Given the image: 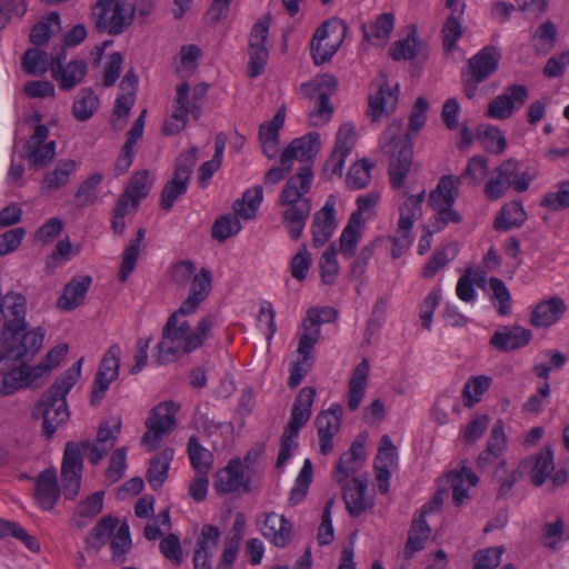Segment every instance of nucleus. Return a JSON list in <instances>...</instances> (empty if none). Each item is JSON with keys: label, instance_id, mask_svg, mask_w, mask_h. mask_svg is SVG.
I'll return each instance as SVG.
<instances>
[{"label": "nucleus", "instance_id": "f257e3e1", "mask_svg": "<svg viewBox=\"0 0 569 569\" xmlns=\"http://www.w3.org/2000/svg\"><path fill=\"white\" fill-rule=\"evenodd\" d=\"M319 150L318 132L293 139L282 151L280 166L269 169L264 174V183L276 184L292 169L295 160L302 162L298 172L286 182L279 197V204L283 208L282 222L292 240L301 237L311 212V200L307 194L310 192L313 180L312 160Z\"/></svg>", "mask_w": 569, "mask_h": 569}, {"label": "nucleus", "instance_id": "f03ea898", "mask_svg": "<svg viewBox=\"0 0 569 569\" xmlns=\"http://www.w3.org/2000/svg\"><path fill=\"white\" fill-rule=\"evenodd\" d=\"M191 313L174 311L162 328V337L157 345L156 361L167 365L189 355L203 346L210 338L212 329L219 326V317L208 313L192 327L188 316Z\"/></svg>", "mask_w": 569, "mask_h": 569}, {"label": "nucleus", "instance_id": "7ed1b4c3", "mask_svg": "<svg viewBox=\"0 0 569 569\" xmlns=\"http://www.w3.org/2000/svg\"><path fill=\"white\" fill-rule=\"evenodd\" d=\"M82 359L78 360L71 368L61 373L43 393L37 405L33 416L41 415L43 418L42 428L47 438H51L58 426L64 423L69 418L66 396L78 382L81 376Z\"/></svg>", "mask_w": 569, "mask_h": 569}, {"label": "nucleus", "instance_id": "20e7f679", "mask_svg": "<svg viewBox=\"0 0 569 569\" xmlns=\"http://www.w3.org/2000/svg\"><path fill=\"white\" fill-rule=\"evenodd\" d=\"M382 150L390 156L389 178L395 189H400L412 163L410 133H402L401 121H393L383 133Z\"/></svg>", "mask_w": 569, "mask_h": 569}, {"label": "nucleus", "instance_id": "39448f33", "mask_svg": "<svg viewBox=\"0 0 569 569\" xmlns=\"http://www.w3.org/2000/svg\"><path fill=\"white\" fill-rule=\"evenodd\" d=\"M535 176L522 170L521 164L513 158L502 161L497 166L487 179L483 187V196L488 201H497L503 198L509 189L518 193L529 189Z\"/></svg>", "mask_w": 569, "mask_h": 569}, {"label": "nucleus", "instance_id": "423d86ee", "mask_svg": "<svg viewBox=\"0 0 569 569\" xmlns=\"http://www.w3.org/2000/svg\"><path fill=\"white\" fill-rule=\"evenodd\" d=\"M136 0H98L92 8V17L99 31L117 36L133 20Z\"/></svg>", "mask_w": 569, "mask_h": 569}, {"label": "nucleus", "instance_id": "0eeeda50", "mask_svg": "<svg viewBox=\"0 0 569 569\" xmlns=\"http://www.w3.org/2000/svg\"><path fill=\"white\" fill-rule=\"evenodd\" d=\"M43 338L44 330L40 327L28 331L24 329L3 332L0 361L9 360L26 365L40 351Z\"/></svg>", "mask_w": 569, "mask_h": 569}, {"label": "nucleus", "instance_id": "6e6552de", "mask_svg": "<svg viewBox=\"0 0 569 569\" xmlns=\"http://www.w3.org/2000/svg\"><path fill=\"white\" fill-rule=\"evenodd\" d=\"M500 58L497 48L487 46L468 60L461 70L463 92L468 99L475 98L478 86L497 71Z\"/></svg>", "mask_w": 569, "mask_h": 569}, {"label": "nucleus", "instance_id": "1a4fd4ad", "mask_svg": "<svg viewBox=\"0 0 569 569\" xmlns=\"http://www.w3.org/2000/svg\"><path fill=\"white\" fill-rule=\"evenodd\" d=\"M347 29L342 20L330 19L315 31L310 50L316 64L325 63L335 56L345 39Z\"/></svg>", "mask_w": 569, "mask_h": 569}, {"label": "nucleus", "instance_id": "9d476101", "mask_svg": "<svg viewBox=\"0 0 569 569\" xmlns=\"http://www.w3.org/2000/svg\"><path fill=\"white\" fill-rule=\"evenodd\" d=\"M178 410V405L172 401H166L159 403L150 411L146 420L147 431L141 439V445L148 451L156 450L161 440L173 430Z\"/></svg>", "mask_w": 569, "mask_h": 569}, {"label": "nucleus", "instance_id": "9b49d317", "mask_svg": "<svg viewBox=\"0 0 569 569\" xmlns=\"http://www.w3.org/2000/svg\"><path fill=\"white\" fill-rule=\"evenodd\" d=\"M337 88V80L331 74H321L309 83L301 86L303 94L315 97L313 111L310 112L309 120L315 127L326 124L333 112L329 97Z\"/></svg>", "mask_w": 569, "mask_h": 569}, {"label": "nucleus", "instance_id": "f8f14e48", "mask_svg": "<svg viewBox=\"0 0 569 569\" xmlns=\"http://www.w3.org/2000/svg\"><path fill=\"white\" fill-rule=\"evenodd\" d=\"M197 162V148L180 154L176 162L173 177L169 180L161 192V208L169 211L174 201L187 192L191 172Z\"/></svg>", "mask_w": 569, "mask_h": 569}, {"label": "nucleus", "instance_id": "ddd939ff", "mask_svg": "<svg viewBox=\"0 0 569 569\" xmlns=\"http://www.w3.org/2000/svg\"><path fill=\"white\" fill-rule=\"evenodd\" d=\"M49 130L44 124H37L33 133L24 142L20 157L29 161L36 170L47 167L56 156V141L48 140Z\"/></svg>", "mask_w": 569, "mask_h": 569}, {"label": "nucleus", "instance_id": "4468645a", "mask_svg": "<svg viewBox=\"0 0 569 569\" xmlns=\"http://www.w3.org/2000/svg\"><path fill=\"white\" fill-rule=\"evenodd\" d=\"M121 348L111 345L104 352L91 388V405L97 406L103 399L110 385L119 377Z\"/></svg>", "mask_w": 569, "mask_h": 569}, {"label": "nucleus", "instance_id": "2eb2a0df", "mask_svg": "<svg viewBox=\"0 0 569 569\" xmlns=\"http://www.w3.org/2000/svg\"><path fill=\"white\" fill-rule=\"evenodd\" d=\"M82 467L80 446L74 441L67 442L61 463V485L62 492L68 499H74L79 493Z\"/></svg>", "mask_w": 569, "mask_h": 569}, {"label": "nucleus", "instance_id": "dca6fc26", "mask_svg": "<svg viewBox=\"0 0 569 569\" xmlns=\"http://www.w3.org/2000/svg\"><path fill=\"white\" fill-rule=\"evenodd\" d=\"M213 488L219 495L251 491V479L243 471L239 458L230 459L226 467L216 472Z\"/></svg>", "mask_w": 569, "mask_h": 569}, {"label": "nucleus", "instance_id": "f3484780", "mask_svg": "<svg viewBox=\"0 0 569 569\" xmlns=\"http://www.w3.org/2000/svg\"><path fill=\"white\" fill-rule=\"evenodd\" d=\"M269 18L264 17L257 21L249 36V63L248 74L251 78L260 76L268 61V50L266 47V40L269 31Z\"/></svg>", "mask_w": 569, "mask_h": 569}, {"label": "nucleus", "instance_id": "a211bd4d", "mask_svg": "<svg viewBox=\"0 0 569 569\" xmlns=\"http://www.w3.org/2000/svg\"><path fill=\"white\" fill-rule=\"evenodd\" d=\"M528 96V88L525 84L508 86L502 93L490 101L487 116L497 120H506L526 103Z\"/></svg>", "mask_w": 569, "mask_h": 569}, {"label": "nucleus", "instance_id": "6ab92c4d", "mask_svg": "<svg viewBox=\"0 0 569 569\" xmlns=\"http://www.w3.org/2000/svg\"><path fill=\"white\" fill-rule=\"evenodd\" d=\"M189 92L190 88L187 82H181L177 87L173 113L168 119H166L162 127L164 134L173 136L184 129L189 113H191L194 119L199 118V107L196 103L190 104Z\"/></svg>", "mask_w": 569, "mask_h": 569}, {"label": "nucleus", "instance_id": "aec40b11", "mask_svg": "<svg viewBox=\"0 0 569 569\" xmlns=\"http://www.w3.org/2000/svg\"><path fill=\"white\" fill-rule=\"evenodd\" d=\"M377 90L369 96L368 113L372 121L392 113L398 104V84L390 86L386 79L375 82Z\"/></svg>", "mask_w": 569, "mask_h": 569}, {"label": "nucleus", "instance_id": "412c9836", "mask_svg": "<svg viewBox=\"0 0 569 569\" xmlns=\"http://www.w3.org/2000/svg\"><path fill=\"white\" fill-rule=\"evenodd\" d=\"M396 465L397 449L390 437L385 435L380 439L378 453L375 458L376 480L380 493L386 495L389 491V480Z\"/></svg>", "mask_w": 569, "mask_h": 569}, {"label": "nucleus", "instance_id": "4be33fe9", "mask_svg": "<svg viewBox=\"0 0 569 569\" xmlns=\"http://www.w3.org/2000/svg\"><path fill=\"white\" fill-rule=\"evenodd\" d=\"M336 228V201L330 196L325 206L313 216L311 224L312 244L317 248L323 246L332 237Z\"/></svg>", "mask_w": 569, "mask_h": 569}, {"label": "nucleus", "instance_id": "5701e85b", "mask_svg": "<svg viewBox=\"0 0 569 569\" xmlns=\"http://www.w3.org/2000/svg\"><path fill=\"white\" fill-rule=\"evenodd\" d=\"M0 311L4 319L3 332L24 330L27 328V301L22 295L8 292L1 300Z\"/></svg>", "mask_w": 569, "mask_h": 569}, {"label": "nucleus", "instance_id": "b1692460", "mask_svg": "<svg viewBox=\"0 0 569 569\" xmlns=\"http://www.w3.org/2000/svg\"><path fill=\"white\" fill-rule=\"evenodd\" d=\"M341 413V405L333 403L328 410L320 412L316 418L320 452L322 455H328L333 448L332 438L339 431Z\"/></svg>", "mask_w": 569, "mask_h": 569}, {"label": "nucleus", "instance_id": "393cba45", "mask_svg": "<svg viewBox=\"0 0 569 569\" xmlns=\"http://www.w3.org/2000/svg\"><path fill=\"white\" fill-rule=\"evenodd\" d=\"M60 497L57 472L54 469L41 471L34 483L36 503L43 510H51L57 505Z\"/></svg>", "mask_w": 569, "mask_h": 569}, {"label": "nucleus", "instance_id": "a878e982", "mask_svg": "<svg viewBox=\"0 0 569 569\" xmlns=\"http://www.w3.org/2000/svg\"><path fill=\"white\" fill-rule=\"evenodd\" d=\"M212 276L211 272L202 268L196 273L190 283V291L186 300L182 301L181 312L194 313L199 306L208 298L211 291Z\"/></svg>", "mask_w": 569, "mask_h": 569}, {"label": "nucleus", "instance_id": "bb28decb", "mask_svg": "<svg viewBox=\"0 0 569 569\" xmlns=\"http://www.w3.org/2000/svg\"><path fill=\"white\" fill-rule=\"evenodd\" d=\"M567 310L560 297H551L539 302L532 310L530 323L536 328H548L558 322Z\"/></svg>", "mask_w": 569, "mask_h": 569}, {"label": "nucleus", "instance_id": "cd10ccee", "mask_svg": "<svg viewBox=\"0 0 569 569\" xmlns=\"http://www.w3.org/2000/svg\"><path fill=\"white\" fill-rule=\"evenodd\" d=\"M532 338L529 329L511 326L496 331L490 338V345L501 351H511L526 347Z\"/></svg>", "mask_w": 569, "mask_h": 569}, {"label": "nucleus", "instance_id": "c85d7f7f", "mask_svg": "<svg viewBox=\"0 0 569 569\" xmlns=\"http://www.w3.org/2000/svg\"><path fill=\"white\" fill-rule=\"evenodd\" d=\"M91 283L92 278L90 276L73 277L64 286L63 292L57 301L58 307L62 310L71 311L81 306Z\"/></svg>", "mask_w": 569, "mask_h": 569}, {"label": "nucleus", "instance_id": "c756f323", "mask_svg": "<svg viewBox=\"0 0 569 569\" xmlns=\"http://www.w3.org/2000/svg\"><path fill=\"white\" fill-rule=\"evenodd\" d=\"M292 527L284 516L276 512L266 515L261 532L264 538L269 539L274 546L283 548L291 539Z\"/></svg>", "mask_w": 569, "mask_h": 569}, {"label": "nucleus", "instance_id": "7c9ffc66", "mask_svg": "<svg viewBox=\"0 0 569 569\" xmlns=\"http://www.w3.org/2000/svg\"><path fill=\"white\" fill-rule=\"evenodd\" d=\"M88 68L83 60H72L63 67H51V76L59 83V88L70 91L82 82Z\"/></svg>", "mask_w": 569, "mask_h": 569}, {"label": "nucleus", "instance_id": "2f4dec72", "mask_svg": "<svg viewBox=\"0 0 569 569\" xmlns=\"http://www.w3.org/2000/svg\"><path fill=\"white\" fill-rule=\"evenodd\" d=\"M368 486L367 478L356 477L343 487V500L350 516L359 517L368 507L365 493Z\"/></svg>", "mask_w": 569, "mask_h": 569}, {"label": "nucleus", "instance_id": "473e14b6", "mask_svg": "<svg viewBox=\"0 0 569 569\" xmlns=\"http://www.w3.org/2000/svg\"><path fill=\"white\" fill-rule=\"evenodd\" d=\"M366 460L363 443L356 440L352 442L350 449L346 451L339 459L335 478L337 482H345L348 477L359 471Z\"/></svg>", "mask_w": 569, "mask_h": 569}, {"label": "nucleus", "instance_id": "72a5a7b5", "mask_svg": "<svg viewBox=\"0 0 569 569\" xmlns=\"http://www.w3.org/2000/svg\"><path fill=\"white\" fill-rule=\"evenodd\" d=\"M315 397L316 389L313 387H305L299 391L292 405L287 427L300 431L310 419Z\"/></svg>", "mask_w": 569, "mask_h": 569}, {"label": "nucleus", "instance_id": "f704fd0d", "mask_svg": "<svg viewBox=\"0 0 569 569\" xmlns=\"http://www.w3.org/2000/svg\"><path fill=\"white\" fill-rule=\"evenodd\" d=\"M369 375V362L367 359L356 367L349 381L348 408L355 411L359 408L363 397Z\"/></svg>", "mask_w": 569, "mask_h": 569}, {"label": "nucleus", "instance_id": "c9c22d12", "mask_svg": "<svg viewBox=\"0 0 569 569\" xmlns=\"http://www.w3.org/2000/svg\"><path fill=\"white\" fill-rule=\"evenodd\" d=\"M458 196L456 178L451 174L440 178L437 188L429 194V204L436 211L453 206Z\"/></svg>", "mask_w": 569, "mask_h": 569}, {"label": "nucleus", "instance_id": "e433bc0d", "mask_svg": "<svg viewBox=\"0 0 569 569\" xmlns=\"http://www.w3.org/2000/svg\"><path fill=\"white\" fill-rule=\"evenodd\" d=\"M173 456L174 450L172 448H164L151 459L150 467L147 472V479L152 489L157 490L162 487L167 479Z\"/></svg>", "mask_w": 569, "mask_h": 569}, {"label": "nucleus", "instance_id": "4c0bfd02", "mask_svg": "<svg viewBox=\"0 0 569 569\" xmlns=\"http://www.w3.org/2000/svg\"><path fill=\"white\" fill-rule=\"evenodd\" d=\"M77 170V162L72 159L60 160L56 168L47 172L42 179V189L53 192L67 186L70 176Z\"/></svg>", "mask_w": 569, "mask_h": 569}, {"label": "nucleus", "instance_id": "58836bf2", "mask_svg": "<svg viewBox=\"0 0 569 569\" xmlns=\"http://www.w3.org/2000/svg\"><path fill=\"white\" fill-rule=\"evenodd\" d=\"M430 528L425 520V516L420 515L411 523L408 532V539L403 549V557L410 560L413 555L423 549L426 541L429 539Z\"/></svg>", "mask_w": 569, "mask_h": 569}, {"label": "nucleus", "instance_id": "ea45409f", "mask_svg": "<svg viewBox=\"0 0 569 569\" xmlns=\"http://www.w3.org/2000/svg\"><path fill=\"white\" fill-rule=\"evenodd\" d=\"M527 213L522 204L518 201L506 203L495 219L493 227L496 230L507 231L518 228L525 223Z\"/></svg>", "mask_w": 569, "mask_h": 569}, {"label": "nucleus", "instance_id": "a19ab883", "mask_svg": "<svg viewBox=\"0 0 569 569\" xmlns=\"http://www.w3.org/2000/svg\"><path fill=\"white\" fill-rule=\"evenodd\" d=\"M360 213L353 212L348 224L343 228L339 239V250L346 259L355 256L357 246L361 239Z\"/></svg>", "mask_w": 569, "mask_h": 569}, {"label": "nucleus", "instance_id": "79ce46f5", "mask_svg": "<svg viewBox=\"0 0 569 569\" xmlns=\"http://www.w3.org/2000/svg\"><path fill=\"white\" fill-rule=\"evenodd\" d=\"M488 159L483 156H473L469 159L462 173L456 178V183H467L469 187H478L489 177Z\"/></svg>", "mask_w": 569, "mask_h": 569}, {"label": "nucleus", "instance_id": "37998d69", "mask_svg": "<svg viewBox=\"0 0 569 569\" xmlns=\"http://www.w3.org/2000/svg\"><path fill=\"white\" fill-rule=\"evenodd\" d=\"M477 481V476L467 468L457 472H451L448 476V482L452 489V500L456 506H461L463 503L468 498L469 488L476 486Z\"/></svg>", "mask_w": 569, "mask_h": 569}, {"label": "nucleus", "instance_id": "c03bdc74", "mask_svg": "<svg viewBox=\"0 0 569 569\" xmlns=\"http://www.w3.org/2000/svg\"><path fill=\"white\" fill-rule=\"evenodd\" d=\"M187 452L197 475L209 473L213 465V455L199 442L197 437L189 438Z\"/></svg>", "mask_w": 569, "mask_h": 569}, {"label": "nucleus", "instance_id": "a18cd8bd", "mask_svg": "<svg viewBox=\"0 0 569 569\" xmlns=\"http://www.w3.org/2000/svg\"><path fill=\"white\" fill-rule=\"evenodd\" d=\"M151 184L152 181L147 170L136 172L120 198H126L128 203L131 202L136 207L141 199L148 196Z\"/></svg>", "mask_w": 569, "mask_h": 569}, {"label": "nucleus", "instance_id": "49530a36", "mask_svg": "<svg viewBox=\"0 0 569 569\" xmlns=\"http://www.w3.org/2000/svg\"><path fill=\"white\" fill-rule=\"evenodd\" d=\"M413 223L415 221L410 218L403 216L399 217L398 229L396 233L390 238L392 242L391 257L393 259L400 258L411 246V229Z\"/></svg>", "mask_w": 569, "mask_h": 569}, {"label": "nucleus", "instance_id": "de8ad7c7", "mask_svg": "<svg viewBox=\"0 0 569 569\" xmlns=\"http://www.w3.org/2000/svg\"><path fill=\"white\" fill-rule=\"evenodd\" d=\"M337 254L338 249L335 243H331L319 258L318 266L320 278L322 283L326 286L333 284L339 274L340 267L337 260Z\"/></svg>", "mask_w": 569, "mask_h": 569}, {"label": "nucleus", "instance_id": "09e8293b", "mask_svg": "<svg viewBox=\"0 0 569 569\" xmlns=\"http://www.w3.org/2000/svg\"><path fill=\"white\" fill-rule=\"evenodd\" d=\"M422 43L417 37L416 28L401 40L396 41L390 48V56L393 60H411L415 59L421 50Z\"/></svg>", "mask_w": 569, "mask_h": 569}, {"label": "nucleus", "instance_id": "8fccbe9b", "mask_svg": "<svg viewBox=\"0 0 569 569\" xmlns=\"http://www.w3.org/2000/svg\"><path fill=\"white\" fill-rule=\"evenodd\" d=\"M60 30V16L58 12H50L43 20L39 21L30 32V41L34 46H43L50 37Z\"/></svg>", "mask_w": 569, "mask_h": 569}, {"label": "nucleus", "instance_id": "3c124183", "mask_svg": "<svg viewBox=\"0 0 569 569\" xmlns=\"http://www.w3.org/2000/svg\"><path fill=\"white\" fill-rule=\"evenodd\" d=\"M457 251V247L452 243H448L441 249L435 251L422 268L421 277L425 279L435 277L440 269L445 268L451 260L455 259Z\"/></svg>", "mask_w": 569, "mask_h": 569}, {"label": "nucleus", "instance_id": "603ef678", "mask_svg": "<svg viewBox=\"0 0 569 569\" xmlns=\"http://www.w3.org/2000/svg\"><path fill=\"white\" fill-rule=\"evenodd\" d=\"M146 236L143 228L138 229L136 238L130 241L122 254V262L119 271V280L124 282L133 271L140 253V244Z\"/></svg>", "mask_w": 569, "mask_h": 569}, {"label": "nucleus", "instance_id": "864d4df0", "mask_svg": "<svg viewBox=\"0 0 569 569\" xmlns=\"http://www.w3.org/2000/svg\"><path fill=\"white\" fill-rule=\"evenodd\" d=\"M395 26V16L392 13H381L376 21L368 28L362 26L363 37L370 42H385L390 36Z\"/></svg>", "mask_w": 569, "mask_h": 569}, {"label": "nucleus", "instance_id": "5fc2aeb1", "mask_svg": "<svg viewBox=\"0 0 569 569\" xmlns=\"http://www.w3.org/2000/svg\"><path fill=\"white\" fill-rule=\"evenodd\" d=\"M492 379L480 375L471 377L462 389L465 407L471 408L481 400L482 395L490 388Z\"/></svg>", "mask_w": 569, "mask_h": 569}, {"label": "nucleus", "instance_id": "6e6d98bb", "mask_svg": "<svg viewBox=\"0 0 569 569\" xmlns=\"http://www.w3.org/2000/svg\"><path fill=\"white\" fill-rule=\"evenodd\" d=\"M262 202V187L256 186L243 193L241 200L233 203V211L241 218L249 220L256 216V211Z\"/></svg>", "mask_w": 569, "mask_h": 569}, {"label": "nucleus", "instance_id": "4d7b16f0", "mask_svg": "<svg viewBox=\"0 0 569 569\" xmlns=\"http://www.w3.org/2000/svg\"><path fill=\"white\" fill-rule=\"evenodd\" d=\"M555 469L553 452L551 448L538 452L535 456V462L531 469V480L537 487H540Z\"/></svg>", "mask_w": 569, "mask_h": 569}, {"label": "nucleus", "instance_id": "13d9d810", "mask_svg": "<svg viewBox=\"0 0 569 569\" xmlns=\"http://www.w3.org/2000/svg\"><path fill=\"white\" fill-rule=\"evenodd\" d=\"M98 104L99 99L96 93L91 89H82L73 102V116L79 121H86L93 116Z\"/></svg>", "mask_w": 569, "mask_h": 569}, {"label": "nucleus", "instance_id": "bf43d9fd", "mask_svg": "<svg viewBox=\"0 0 569 569\" xmlns=\"http://www.w3.org/2000/svg\"><path fill=\"white\" fill-rule=\"evenodd\" d=\"M118 525V519L111 516H106L93 527L91 535L87 538V545L90 549L96 551L106 543L110 538L113 530Z\"/></svg>", "mask_w": 569, "mask_h": 569}, {"label": "nucleus", "instance_id": "052dcab7", "mask_svg": "<svg viewBox=\"0 0 569 569\" xmlns=\"http://www.w3.org/2000/svg\"><path fill=\"white\" fill-rule=\"evenodd\" d=\"M311 481L312 463L309 459H306L298 477L296 478L295 486L290 490L288 502L291 506H296L305 499Z\"/></svg>", "mask_w": 569, "mask_h": 569}, {"label": "nucleus", "instance_id": "680f3d73", "mask_svg": "<svg viewBox=\"0 0 569 569\" xmlns=\"http://www.w3.org/2000/svg\"><path fill=\"white\" fill-rule=\"evenodd\" d=\"M22 68L29 74H43L50 69V60L47 52L37 48L28 49L22 57Z\"/></svg>", "mask_w": 569, "mask_h": 569}, {"label": "nucleus", "instance_id": "e2e57ef3", "mask_svg": "<svg viewBox=\"0 0 569 569\" xmlns=\"http://www.w3.org/2000/svg\"><path fill=\"white\" fill-rule=\"evenodd\" d=\"M240 230L241 223L239 221V216L234 212V214H224L219 217L213 222L211 236L213 239L222 242L237 234Z\"/></svg>", "mask_w": 569, "mask_h": 569}, {"label": "nucleus", "instance_id": "0e129e2a", "mask_svg": "<svg viewBox=\"0 0 569 569\" xmlns=\"http://www.w3.org/2000/svg\"><path fill=\"white\" fill-rule=\"evenodd\" d=\"M372 168L373 163L369 162L367 159L353 163L346 178L348 188L355 190L365 188L370 182V170Z\"/></svg>", "mask_w": 569, "mask_h": 569}, {"label": "nucleus", "instance_id": "69168bd1", "mask_svg": "<svg viewBox=\"0 0 569 569\" xmlns=\"http://www.w3.org/2000/svg\"><path fill=\"white\" fill-rule=\"evenodd\" d=\"M540 206L550 211H559L569 208V180L559 182L557 191H550L545 194Z\"/></svg>", "mask_w": 569, "mask_h": 569}, {"label": "nucleus", "instance_id": "338daca9", "mask_svg": "<svg viewBox=\"0 0 569 569\" xmlns=\"http://www.w3.org/2000/svg\"><path fill=\"white\" fill-rule=\"evenodd\" d=\"M103 176L101 173H94L88 177L78 188L76 192V200L78 206L88 207L92 204L98 197V187L102 182Z\"/></svg>", "mask_w": 569, "mask_h": 569}, {"label": "nucleus", "instance_id": "774afa93", "mask_svg": "<svg viewBox=\"0 0 569 569\" xmlns=\"http://www.w3.org/2000/svg\"><path fill=\"white\" fill-rule=\"evenodd\" d=\"M503 552L505 548L502 546L478 550L472 557L473 569H493L498 567Z\"/></svg>", "mask_w": 569, "mask_h": 569}]
</instances>
